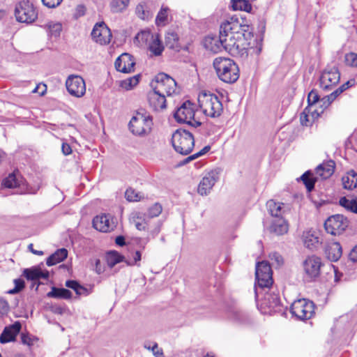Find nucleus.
<instances>
[{
    "label": "nucleus",
    "instance_id": "obj_5",
    "mask_svg": "<svg viewBox=\"0 0 357 357\" xmlns=\"http://www.w3.org/2000/svg\"><path fill=\"white\" fill-rule=\"evenodd\" d=\"M152 89L165 96H169L175 93L176 89V81L165 73L158 74L151 82Z\"/></svg>",
    "mask_w": 357,
    "mask_h": 357
},
{
    "label": "nucleus",
    "instance_id": "obj_32",
    "mask_svg": "<svg viewBox=\"0 0 357 357\" xmlns=\"http://www.w3.org/2000/svg\"><path fill=\"white\" fill-rule=\"evenodd\" d=\"M231 7L234 10H243L250 13L252 5L248 0H231Z\"/></svg>",
    "mask_w": 357,
    "mask_h": 357
},
{
    "label": "nucleus",
    "instance_id": "obj_49",
    "mask_svg": "<svg viewBox=\"0 0 357 357\" xmlns=\"http://www.w3.org/2000/svg\"><path fill=\"white\" fill-rule=\"evenodd\" d=\"M344 86H339L336 90H335L333 92H332L330 95L325 96L322 100H324L325 99L327 100L328 104H331L333 101L335 100V98L341 94L344 91Z\"/></svg>",
    "mask_w": 357,
    "mask_h": 357
},
{
    "label": "nucleus",
    "instance_id": "obj_18",
    "mask_svg": "<svg viewBox=\"0 0 357 357\" xmlns=\"http://www.w3.org/2000/svg\"><path fill=\"white\" fill-rule=\"evenodd\" d=\"M135 61L133 56L128 53L121 54L115 61L114 66L116 70L128 73L134 70Z\"/></svg>",
    "mask_w": 357,
    "mask_h": 357
},
{
    "label": "nucleus",
    "instance_id": "obj_13",
    "mask_svg": "<svg viewBox=\"0 0 357 357\" xmlns=\"http://www.w3.org/2000/svg\"><path fill=\"white\" fill-rule=\"evenodd\" d=\"M349 221L342 215L337 214L329 217L324 223L326 231L332 235H339L348 227Z\"/></svg>",
    "mask_w": 357,
    "mask_h": 357
},
{
    "label": "nucleus",
    "instance_id": "obj_39",
    "mask_svg": "<svg viewBox=\"0 0 357 357\" xmlns=\"http://www.w3.org/2000/svg\"><path fill=\"white\" fill-rule=\"evenodd\" d=\"M152 36L153 34L150 31H142L136 35L135 40L137 42L139 45H143L151 40Z\"/></svg>",
    "mask_w": 357,
    "mask_h": 357
},
{
    "label": "nucleus",
    "instance_id": "obj_63",
    "mask_svg": "<svg viewBox=\"0 0 357 357\" xmlns=\"http://www.w3.org/2000/svg\"><path fill=\"white\" fill-rule=\"evenodd\" d=\"M231 318L236 321H241V313L236 310L231 311Z\"/></svg>",
    "mask_w": 357,
    "mask_h": 357
},
{
    "label": "nucleus",
    "instance_id": "obj_47",
    "mask_svg": "<svg viewBox=\"0 0 357 357\" xmlns=\"http://www.w3.org/2000/svg\"><path fill=\"white\" fill-rule=\"evenodd\" d=\"M345 63L347 66L357 68V54L354 52L345 55Z\"/></svg>",
    "mask_w": 357,
    "mask_h": 357
},
{
    "label": "nucleus",
    "instance_id": "obj_11",
    "mask_svg": "<svg viewBox=\"0 0 357 357\" xmlns=\"http://www.w3.org/2000/svg\"><path fill=\"white\" fill-rule=\"evenodd\" d=\"M324 265L320 257L316 255H310L303 261V269L307 278L314 280L321 273V268Z\"/></svg>",
    "mask_w": 357,
    "mask_h": 357
},
{
    "label": "nucleus",
    "instance_id": "obj_58",
    "mask_svg": "<svg viewBox=\"0 0 357 357\" xmlns=\"http://www.w3.org/2000/svg\"><path fill=\"white\" fill-rule=\"evenodd\" d=\"M162 225V222L158 221L155 224V227L153 229L150 230V235H151L153 237L157 236L160 231Z\"/></svg>",
    "mask_w": 357,
    "mask_h": 357
},
{
    "label": "nucleus",
    "instance_id": "obj_62",
    "mask_svg": "<svg viewBox=\"0 0 357 357\" xmlns=\"http://www.w3.org/2000/svg\"><path fill=\"white\" fill-rule=\"evenodd\" d=\"M349 259L354 262H357V245L350 252Z\"/></svg>",
    "mask_w": 357,
    "mask_h": 357
},
{
    "label": "nucleus",
    "instance_id": "obj_19",
    "mask_svg": "<svg viewBox=\"0 0 357 357\" xmlns=\"http://www.w3.org/2000/svg\"><path fill=\"white\" fill-rule=\"evenodd\" d=\"M165 97L164 94L153 89L148 93L149 103L155 111L163 110L166 108Z\"/></svg>",
    "mask_w": 357,
    "mask_h": 357
},
{
    "label": "nucleus",
    "instance_id": "obj_12",
    "mask_svg": "<svg viewBox=\"0 0 357 357\" xmlns=\"http://www.w3.org/2000/svg\"><path fill=\"white\" fill-rule=\"evenodd\" d=\"M8 188L14 190V193L34 194L38 190L39 186H31V184L26 180H1V189Z\"/></svg>",
    "mask_w": 357,
    "mask_h": 357
},
{
    "label": "nucleus",
    "instance_id": "obj_33",
    "mask_svg": "<svg viewBox=\"0 0 357 357\" xmlns=\"http://www.w3.org/2000/svg\"><path fill=\"white\" fill-rule=\"evenodd\" d=\"M130 0H111L110 8L112 13H121L127 8Z\"/></svg>",
    "mask_w": 357,
    "mask_h": 357
},
{
    "label": "nucleus",
    "instance_id": "obj_38",
    "mask_svg": "<svg viewBox=\"0 0 357 357\" xmlns=\"http://www.w3.org/2000/svg\"><path fill=\"white\" fill-rule=\"evenodd\" d=\"M125 197L129 202H138L144 198V195L142 192H136L135 190L130 188L126 190Z\"/></svg>",
    "mask_w": 357,
    "mask_h": 357
},
{
    "label": "nucleus",
    "instance_id": "obj_57",
    "mask_svg": "<svg viewBox=\"0 0 357 357\" xmlns=\"http://www.w3.org/2000/svg\"><path fill=\"white\" fill-rule=\"evenodd\" d=\"M148 349L152 350L153 354L155 357H165L162 350L158 347L157 343H154L151 348L148 347Z\"/></svg>",
    "mask_w": 357,
    "mask_h": 357
},
{
    "label": "nucleus",
    "instance_id": "obj_55",
    "mask_svg": "<svg viewBox=\"0 0 357 357\" xmlns=\"http://www.w3.org/2000/svg\"><path fill=\"white\" fill-rule=\"evenodd\" d=\"M343 187L344 189L352 190L357 188V180H343Z\"/></svg>",
    "mask_w": 357,
    "mask_h": 357
},
{
    "label": "nucleus",
    "instance_id": "obj_9",
    "mask_svg": "<svg viewBox=\"0 0 357 357\" xmlns=\"http://www.w3.org/2000/svg\"><path fill=\"white\" fill-rule=\"evenodd\" d=\"M291 312L301 320L310 319L314 312V304L305 298L298 299L291 304Z\"/></svg>",
    "mask_w": 357,
    "mask_h": 357
},
{
    "label": "nucleus",
    "instance_id": "obj_6",
    "mask_svg": "<svg viewBox=\"0 0 357 357\" xmlns=\"http://www.w3.org/2000/svg\"><path fill=\"white\" fill-rule=\"evenodd\" d=\"M151 126L152 119L150 116L137 112L130 121L129 129L134 135L143 136L151 131Z\"/></svg>",
    "mask_w": 357,
    "mask_h": 357
},
{
    "label": "nucleus",
    "instance_id": "obj_25",
    "mask_svg": "<svg viewBox=\"0 0 357 357\" xmlns=\"http://www.w3.org/2000/svg\"><path fill=\"white\" fill-rule=\"evenodd\" d=\"M325 253L329 260L337 261L342 256V247L337 242L331 243L326 246Z\"/></svg>",
    "mask_w": 357,
    "mask_h": 357
},
{
    "label": "nucleus",
    "instance_id": "obj_8",
    "mask_svg": "<svg viewBox=\"0 0 357 357\" xmlns=\"http://www.w3.org/2000/svg\"><path fill=\"white\" fill-rule=\"evenodd\" d=\"M195 114L194 105L190 100H186L177 109L174 116L178 122L197 128L201 125V122L195 120Z\"/></svg>",
    "mask_w": 357,
    "mask_h": 357
},
{
    "label": "nucleus",
    "instance_id": "obj_21",
    "mask_svg": "<svg viewBox=\"0 0 357 357\" xmlns=\"http://www.w3.org/2000/svg\"><path fill=\"white\" fill-rule=\"evenodd\" d=\"M335 163L333 160L324 162L315 169V173L321 178H330L335 172Z\"/></svg>",
    "mask_w": 357,
    "mask_h": 357
},
{
    "label": "nucleus",
    "instance_id": "obj_7",
    "mask_svg": "<svg viewBox=\"0 0 357 357\" xmlns=\"http://www.w3.org/2000/svg\"><path fill=\"white\" fill-rule=\"evenodd\" d=\"M15 16L18 22L30 24L37 19L38 13L31 2L22 1L16 5Z\"/></svg>",
    "mask_w": 357,
    "mask_h": 357
},
{
    "label": "nucleus",
    "instance_id": "obj_17",
    "mask_svg": "<svg viewBox=\"0 0 357 357\" xmlns=\"http://www.w3.org/2000/svg\"><path fill=\"white\" fill-rule=\"evenodd\" d=\"M93 226L100 231L109 232L114 229L115 224L111 215L102 214L93 218Z\"/></svg>",
    "mask_w": 357,
    "mask_h": 357
},
{
    "label": "nucleus",
    "instance_id": "obj_53",
    "mask_svg": "<svg viewBox=\"0 0 357 357\" xmlns=\"http://www.w3.org/2000/svg\"><path fill=\"white\" fill-rule=\"evenodd\" d=\"M43 4L47 8H54L59 6L63 0H41Z\"/></svg>",
    "mask_w": 357,
    "mask_h": 357
},
{
    "label": "nucleus",
    "instance_id": "obj_30",
    "mask_svg": "<svg viewBox=\"0 0 357 357\" xmlns=\"http://www.w3.org/2000/svg\"><path fill=\"white\" fill-rule=\"evenodd\" d=\"M264 304L270 308L271 311H277L280 307V301L278 294H268L264 297Z\"/></svg>",
    "mask_w": 357,
    "mask_h": 357
},
{
    "label": "nucleus",
    "instance_id": "obj_59",
    "mask_svg": "<svg viewBox=\"0 0 357 357\" xmlns=\"http://www.w3.org/2000/svg\"><path fill=\"white\" fill-rule=\"evenodd\" d=\"M305 185L308 192H311L314 187L315 181L317 180H301Z\"/></svg>",
    "mask_w": 357,
    "mask_h": 357
},
{
    "label": "nucleus",
    "instance_id": "obj_42",
    "mask_svg": "<svg viewBox=\"0 0 357 357\" xmlns=\"http://www.w3.org/2000/svg\"><path fill=\"white\" fill-rule=\"evenodd\" d=\"M310 111H307V109L305 108L304 111L301 114L300 121L303 126H310L314 121V114L311 112L310 114Z\"/></svg>",
    "mask_w": 357,
    "mask_h": 357
},
{
    "label": "nucleus",
    "instance_id": "obj_22",
    "mask_svg": "<svg viewBox=\"0 0 357 357\" xmlns=\"http://www.w3.org/2000/svg\"><path fill=\"white\" fill-rule=\"evenodd\" d=\"M20 329L21 324L19 321H16L13 325L6 327L0 335V342L1 343H6L14 340Z\"/></svg>",
    "mask_w": 357,
    "mask_h": 357
},
{
    "label": "nucleus",
    "instance_id": "obj_43",
    "mask_svg": "<svg viewBox=\"0 0 357 357\" xmlns=\"http://www.w3.org/2000/svg\"><path fill=\"white\" fill-rule=\"evenodd\" d=\"M47 26L52 36L57 38L60 36L62 29V26L60 23L50 22L47 24Z\"/></svg>",
    "mask_w": 357,
    "mask_h": 357
},
{
    "label": "nucleus",
    "instance_id": "obj_45",
    "mask_svg": "<svg viewBox=\"0 0 357 357\" xmlns=\"http://www.w3.org/2000/svg\"><path fill=\"white\" fill-rule=\"evenodd\" d=\"M167 8H162L155 18L157 25H164L167 20Z\"/></svg>",
    "mask_w": 357,
    "mask_h": 357
},
{
    "label": "nucleus",
    "instance_id": "obj_37",
    "mask_svg": "<svg viewBox=\"0 0 357 357\" xmlns=\"http://www.w3.org/2000/svg\"><path fill=\"white\" fill-rule=\"evenodd\" d=\"M123 260V257L120 255L116 251H110L107 255V263L110 268L114 267L116 264L122 261Z\"/></svg>",
    "mask_w": 357,
    "mask_h": 357
},
{
    "label": "nucleus",
    "instance_id": "obj_28",
    "mask_svg": "<svg viewBox=\"0 0 357 357\" xmlns=\"http://www.w3.org/2000/svg\"><path fill=\"white\" fill-rule=\"evenodd\" d=\"M68 256V251L65 248L57 250L50 256L46 261L47 266H51L63 261Z\"/></svg>",
    "mask_w": 357,
    "mask_h": 357
},
{
    "label": "nucleus",
    "instance_id": "obj_2",
    "mask_svg": "<svg viewBox=\"0 0 357 357\" xmlns=\"http://www.w3.org/2000/svg\"><path fill=\"white\" fill-rule=\"evenodd\" d=\"M213 67L220 79L224 82L234 83L239 77L238 67L232 59L218 57L213 61Z\"/></svg>",
    "mask_w": 357,
    "mask_h": 357
},
{
    "label": "nucleus",
    "instance_id": "obj_40",
    "mask_svg": "<svg viewBox=\"0 0 357 357\" xmlns=\"http://www.w3.org/2000/svg\"><path fill=\"white\" fill-rule=\"evenodd\" d=\"M162 211V206L159 203H155L148 208L146 213L149 220L159 216Z\"/></svg>",
    "mask_w": 357,
    "mask_h": 357
},
{
    "label": "nucleus",
    "instance_id": "obj_41",
    "mask_svg": "<svg viewBox=\"0 0 357 357\" xmlns=\"http://www.w3.org/2000/svg\"><path fill=\"white\" fill-rule=\"evenodd\" d=\"M140 75H135L132 77L124 79L121 82V86L126 90H130L133 86H136L139 81Z\"/></svg>",
    "mask_w": 357,
    "mask_h": 357
},
{
    "label": "nucleus",
    "instance_id": "obj_31",
    "mask_svg": "<svg viewBox=\"0 0 357 357\" xmlns=\"http://www.w3.org/2000/svg\"><path fill=\"white\" fill-rule=\"evenodd\" d=\"M165 45L169 49L178 51L180 45L178 35L173 31L167 32L165 35Z\"/></svg>",
    "mask_w": 357,
    "mask_h": 357
},
{
    "label": "nucleus",
    "instance_id": "obj_44",
    "mask_svg": "<svg viewBox=\"0 0 357 357\" xmlns=\"http://www.w3.org/2000/svg\"><path fill=\"white\" fill-rule=\"evenodd\" d=\"M222 173L221 167H215L206 172L202 178H218L222 176Z\"/></svg>",
    "mask_w": 357,
    "mask_h": 357
},
{
    "label": "nucleus",
    "instance_id": "obj_36",
    "mask_svg": "<svg viewBox=\"0 0 357 357\" xmlns=\"http://www.w3.org/2000/svg\"><path fill=\"white\" fill-rule=\"evenodd\" d=\"M357 198L349 199L346 197H341L339 204L341 206L346 208L347 211L355 212L356 210Z\"/></svg>",
    "mask_w": 357,
    "mask_h": 357
},
{
    "label": "nucleus",
    "instance_id": "obj_48",
    "mask_svg": "<svg viewBox=\"0 0 357 357\" xmlns=\"http://www.w3.org/2000/svg\"><path fill=\"white\" fill-rule=\"evenodd\" d=\"M344 86H339L336 90H335L333 92H332L330 95L325 96L322 100H324L325 99L327 100L328 104H331L333 101L335 100V98L341 94L344 91Z\"/></svg>",
    "mask_w": 357,
    "mask_h": 357
},
{
    "label": "nucleus",
    "instance_id": "obj_15",
    "mask_svg": "<svg viewBox=\"0 0 357 357\" xmlns=\"http://www.w3.org/2000/svg\"><path fill=\"white\" fill-rule=\"evenodd\" d=\"M91 35L93 40L101 45L109 44L112 36L110 29L104 22L96 23Z\"/></svg>",
    "mask_w": 357,
    "mask_h": 357
},
{
    "label": "nucleus",
    "instance_id": "obj_27",
    "mask_svg": "<svg viewBox=\"0 0 357 357\" xmlns=\"http://www.w3.org/2000/svg\"><path fill=\"white\" fill-rule=\"evenodd\" d=\"M149 50L155 55L160 56L164 50V45L158 35L152 36L149 43Z\"/></svg>",
    "mask_w": 357,
    "mask_h": 357
},
{
    "label": "nucleus",
    "instance_id": "obj_64",
    "mask_svg": "<svg viewBox=\"0 0 357 357\" xmlns=\"http://www.w3.org/2000/svg\"><path fill=\"white\" fill-rule=\"evenodd\" d=\"M75 292L77 295H88L89 294L87 289L79 284L77 289H75Z\"/></svg>",
    "mask_w": 357,
    "mask_h": 357
},
{
    "label": "nucleus",
    "instance_id": "obj_50",
    "mask_svg": "<svg viewBox=\"0 0 357 357\" xmlns=\"http://www.w3.org/2000/svg\"><path fill=\"white\" fill-rule=\"evenodd\" d=\"M211 147L209 146H204L202 150H200L199 152L192 154L185 159V163L189 162L190 161H192L193 160H195L198 158L199 157L206 154L209 150Z\"/></svg>",
    "mask_w": 357,
    "mask_h": 357
},
{
    "label": "nucleus",
    "instance_id": "obj_14",
    "mask_svg": "<svg viewBox=\"0 0 357 357\" xmlns=\"http://www.w3.org/2000/svg\"><path fill=\"white\" fill-rule=\"evenodd\" d=\"M340 79V73L336 67H328L321 73L320 86L325 91L332 89Z\"/></svg>",
    "mask_w": 357,
    "mask_h": 357
},
{
    "label": "nucleus",
    "instance_id": "obj_24",
    "mask_svg": "<svg viewBox=\"0 0 357 357\" xmlns=\"http://www.w3.org/2000/svg\"><path fill=\"white\" fill-rule=\"evenodd\" d=\"M289 226L282 218H274L269 227V231L276 235H283L288 231Z\"/></svg>",
    "mask_w": 357,
    "mask_h": 357
},
{
    "label": "nucleus",
    "instance_id": "obj_34",
    "mask_svg": "<svg viewBox=\"0 0 357 357\" xmlns=\"http://www.w3.org/2000/svg\"><path fill=\"white\" fill-rule=\"evenodd\" d=\"M303 242L305 247L309 249H312L319 243V240L318 237L312 233L307 231L303 234Z\"/></svg>",
    "mask_w": 357,
    "mask_h": 357
},
{
    "label": "nucleus",
    "instance_id": "obj_61",
    "mask_svg": "<svg viewBox=\"0 0 357 357\" xmlns=\"http://www.w3.org/2000/svg\"><path fill=\"white\" fill-rule=\"evenodd\" d=\"M66 286L75 291V289H77L79 284L75 280H68L66 282Z\"/></svg>",
    "mask_w": 357,
    "mask_h": 357
},
{
    "label": "nucleus",
    "instance_id": "obj_16",
    "mask_svg": "<svg viewBox=\"0 0 357 357\" xmlns=\"http://www.w3.org/2000/svg\"><path fill=\"white\" fill-rule=\"evenodd\" d=\"M66 86L69 93L77 98L83 96L86 92L85 82L78 75H70L66 79Z\"/></svg>",
    "mask_w": 357,
    "mask_h": 357
},
{
    "label": "nucleus",
    "instance_id": "obj_56",
    "mask_svg": "<svg viewBox=\"0 0 357 357\" xmlns=\"http://www.w3.org/2000/svg\"><path fill=\"white\" fill-rule=\"evenodd\" d=\"M307 100L310 107L314 103H316L319 100V96L317 93L314 91H312L307 97Z\"/></svg>",
    "mask_w": 357,
    "mask_h": 357
},
{
    "label": "nucleus",
    "instance_id": "obj_23",
    "mask_svg": "<svg viewBox=\"0 0 357 357\" xmlns=\"http://www.w3.org/2000/svg\"><path fill=\"white\" fill-rule=\"evenodd\" d=\"M266 206L268 211L273 218L282 217V214L287 210H289V206L282 202H276L273 199L267 202Z\"/></svg>",
    "mask_w": 357,
    "mask_h": 357
},
{
    "label": "nucleus",
    "instance_id": "obj_52",
    "mask_svg": "<svg viewBox=\"0 0 357 357\" xmlns=\"http://www.w3.org/2000/svg\"><path fill=\"white\" fill-rule=\"evenodd\" d=\"M15 288L9 290L8 293L11 294L20 291L24 287V281L22 279L14 280Z\"/></svg>",
    "mask_w": 357,
    "mask_h": 357
},
{
    "label": "nucleus",
    "instance_id": "obj_51",
    "mask_svg": "<svg viewBox=\"0 0 357 357\" xmlns=\"http://www.w3.org/2000/svg\"><path fill=\"white\" fill-rule=\"evenodd\" d=\"M9 311L10 306L6 300L0 298V317L6 316Z\"/></svg>",
    "mask_w": 357,
    "mask_h": 357
},
{
    "label": "nucleus",
    "instance_id": "obj_54",
    "mask_svg": "<svg viewBox=\"0 0 357 357\" xmlns=\"http://www.w3.org/2000/svg\"><path fill=\"white\" fill-rule=\"evenodd\" d=\"M136 13H137V16L142 20H146V19H148V17H149V13H146L144 6H142L141 4H139L137 6Z\"/></svg>",
    "mask_w": 357,
    "mask_h": 357
},
{
    "label": "nucleus",
    "instance_id": "obj_35",
    "mask_svg": "<svg viewBox=\"0 0 357 357\" xmlns=\"http://www.w3.org/2000/svg\"><path fill=\"white\" fill-rule=\"evenodd\" d=\"M214 180H202L198 185L197 192L201 195H208L213 186Z\"/></svg>",
    "mask_w": 357,
    "mask_h": 357
},
{
    "label": "nucleus",
    "instance_id": "obj_60",
    "mask_svg": "<svg viewBox=\"0 0 357 357\" xmlns=\"http://www.w3.org/2000/svg\"><path fill=\"white\" fill-rule=\"evenodd\" d=\"M61 151L65 155H68L72 153V149L67 143L62 144Z\"/></svg>",
    "mask_w": 357,
    "mask_h": 357
},
{
    "label": "nucleus",
    "instance_id": "obj_20",
    "mask_svg": "<svg viewBox=\"0 0 357 357\" xmlns=\"http://www.w3.org/2000/svg\"><path fill=\"white\" fill-rule=\"evenodd\" d=\"M130 221L134 224L137 230L145 231L149 229L150 220L146 213L134 211L130 215Z\"/></svg>",
    "mask_w": 357,
    "mask_h": 357
},
{
    "label": "nucleus",
    "instance_id": "obj_46",
    "mask_svg": "<svg viewBox=\"0 0 357 357\" xmlns=\"http://www.w3.org/2000/svg\"><path fill=\"white\" fill-rule=\"evenodd\" d=\"M270 260L271 261V266H275V268L280 267L283 264L282 257L278 252H272L269 255Z\"/></svg>",
    "mask_w": 357,
    "mask_h": 357
},
{
    "label": "nucleus",
    "instance_id": "obj_1",
    "mask_svg": "<svg viewBox=\"0 0 357 357\" xmlns=\"http://www.w3.org/2000/svg\"><path fill=\"white\" fill-rule=\"evenodd\" d=\"M252 36V28L248 24L231 17L220 24L218 38L210 36L205 38L204 47L214 53L225 50L234 56L243 59L249 54L259 56L262 50V42L256 40V46L250 47L248 40Z\"/></svg>",
    "mask_w": 357,
    "mask_h": 357
},
{
    "label": "nucleus",
    "instance_id": "obj_29",
    "mask_svg": "<svg viewBox=\"0 0 357 357\" xmlns=\"http://www.w3.org/2000/svg\"><path fill=\"white\" fill-rule=\"evenodd\" d=\"M47 296L50 298L69 299L72 296V293L68 289L64 288L52 287Z\"/></svg>",
    "mask_w": 357,
    "mask_h": 357
},
{
    "label": "nucleus",
    "instance_id": "obj_10",
    "mask_svg": "<svg viewBox=\"0 0 357 357\" xmlns=\"http://www.w3.org/2000/svg\"><path fill=\"white\" fill-rule=\"evenodd\" d=\"M255 275L259 287H269L272 285L273 282L272 270L271 264L268 261H263L257 264Z\"/></svg>",
    "mask_w": 357,
    "mask_h": 357
},
{
    "label": "nucleus",
    "instance_id": "obj_3",
    "mask_svg": "<svg viewBox=\"0 0 357 357\" xmlns=\"http://www.w3.org/2000/svg\"><path fill=\"white\" fill-rule=\"evenodd\" d=\"M197 100L199 107L206 116L215 118L222 114L223 111L222 104L215 94L202 91L199 93Z\"/></svg>",
    "mask_w": 357,
    "mask_h": 357
},
{
    "label": "nucleus",
    "instance_id": "obj_26",
    "mask_svg": "<svg viewBox=\"0 0 357 357\" xmlns=\"http://www.w3.org/2000/svg\"><path fill=\"white\" fill-rule=\"evenodd\" d=\"M23 274L29 280H37L41 278L47 279L49 277L47 271L43 272L39 267L36 266L24 269Z\"/></svg>",
    "mask_w": 357,
    "mask_h": 357
},
{
    "label": "nucleus",
    "instance_id": "obj_4",
    "mask_svg": "<svg viewBox=\"0 0 357 357\" xmlns=\"http://www.w3.org/2000/svg\"><path fill=\"white\" fill-rule=\"evenodd\" d=\"M172 144L177 153L181 155H188L195 146V139L191 132L180 128L173 133Z\"/></svg>",
    "mask_w": 357,
    "mask_h": 357
}]
</instances>
